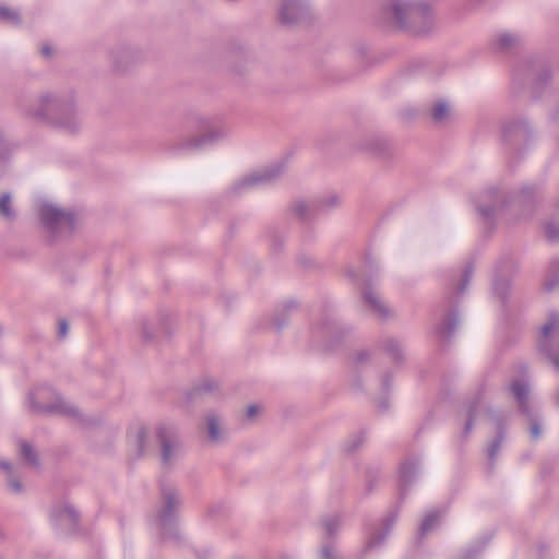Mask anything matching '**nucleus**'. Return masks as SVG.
<instances>
[{
	"label": "nucleus",
	"instance_id": "obj_3",
	"mask_svg": "<svg viewBox=\"0 0 559 559\" xmlns=\"http://www.w3.org/2000/svg\"><path fill=\"white\" fill-rule=\"evenodd\" d=\"M160 497L162 504L153 524L163 538L178 540L180 533L177 527V511L181 504L179 492L175 486L162 483Z\"/></svg>",
	"mask_w": 559,
	"mask_h": 559
},
{
	"label": "nucleus",
	"instance_id": "obj_19",
	"mask_svg": "<svg viewBox=\"0 0 559 559\" xmlns=\"http://www.w3.org/2000/svg\"><path fill=\"white\" fill-rule=\"evenodd\" d=\"M313 337L334 340L341 334V328L334 319H325L312 330Z\"/></svg>",
	"mask_w": 559,
	"mask_h": 559
},
{
	"label": "nucleus",
	"instance_id": "obj_22",
	"mask_svg": "<svg viewBox=\"0 0 559 559\" xmlns=\"http://www.w3.org/2000/svg\"><path fill=\"white\" fill-rule=\"evenodd\" d=\"M381 347L394 361L403 360L404 352L402 343L394 337H386L382 341Z\"/></svg>",
	"mask_w": 559,
	"mask_h": 559
},
{
	"label": "nucleus",
	"instance_id": "obj_5",
	"mask_svg": "<svg viewBox=\"0 0 559 559\" xmlns=\"http://www.w3.org/2000/svg\"><path fill=\"white\" fill-rule=\"evenodd\" d=\"M199 134L181 142L178 145L180 151H198L216 143L227 135L228 128L223 118L218 116L200 117L198 119Z\"/></svg>",
	"mask_w": 559,
	"mask_h": 559
},
{
	"label": "nucleus",
	"instance_id": "obj_15",
	"mask_svg": "<svg viewBox=\"0 0 559 559\" xmlns=\"http://www.w3.org/2000/svg\"><path fill=\"white\" fill-rule=\"evenodd\" d=\"M484 200H488L489 204L480 203L477 205L479 214L486 222H491L497 213L502 209L506 198L504 194L498 189H491L484 193Z\"/></svg>",
	"mask_w": 559,
	"mask_h": 559
},
{
	"label": "nucleus",
	"instance_id": "obj_36",
	"mask_svg": "<svg viewBox=\"0 0 559 559\" xmlns=\"http://www.w3.org/2000/svg\"><path fill=\"white\" fill-rule=\"evenodd\" d=\"M545 234L550 241L559 240V228H557V226L551 222L546 223Z\"/></svg>",
	"mask_w": 559,
	"mask_h": 559
},
{
	"label": "nucleus",
	"instance_id": "obj_34",
	"mask_svg": "<svg viewBox=\"0 0 559 559\" xmlns=\"http://www.w3.org/2000/svg\"><path fill=\"white\" fill-rule=\"evenodd\" d=\"M365 439L364 432L352 436L346 442V450L348 452L356 451L365 442Z\"/></svg>",
	"mask_w": 559,
	"mask_h": 559
},
{
	"label": "nucleus",
	"instance_id": "obj_6",
	"mask_svg": "<svg viewBox=\"0 0 559 559\" xmlns=\"http://www.w3.org/2000/svg\"><path fill=\"white\" fill-rule=\"evenodd\" d=\"M473 273L474 266L472 263H468L462 272L460 283L455 289V294L451 293V295L447 297L445 313L442 316L440 323L436 326V334L440 338L448 340L454 334L459 324V314L454 308V304L456 301L455 297L465 293L471 283Z\"/></svg>",
	"mask_w": 559,
	"mask_h": 559
},
{
	"label": "nucleus",
	"instance_id": "obj_23",
	"mask_svg": "<svg viewBox=\"0 0 559 559\" xmlns=\"http://www.w3.org/2000/svg\"><path fill=\"white\" fill-rule=\"evenodd\" d=\"M364 299L380 317L386 318L389 316V309L374 290L367 289L364 293Z\"/></svg>",
	"mask_w": 559,
	"mask_h": 559
},
{
	"label": "nucleus",
	"instance_id": "obj_26",
	"mask_svg": "<svg viewBox=\"0 0 559 559\" xmlns=\"http://www.w3.org/2000/svg\"><path fill=\"white\" fill-rule=\"evenodd\" d=\"M479 407H480L479 400H475V401H472L468 403V405L466 407L467 420L465 423L464 431H463L464 437H466L472 431L475 418L479 411Z\"/></svg>",
	"mask_w": 559,
	"mask_h": 559
},
{
	"label": "nucleus",
	"instance_id": "obj_1",
	"mask_svg": "<svg viewBox=\"0 0 559 559\" xmlns=\"http://www.w3.org/2000/svg\"><path fill=\"white\" fill-rule=\"evenodd\" d=\"M381 14L400 28L416 34H427L433 27V14L430 5L416 0H389L382 4Z\"/></svg>",
	"mask_w": 559,
	"mask_h": 559
},
{
	"label": "nucleus",
	"instance_id": "obj_11",
	"mask_svg": "<svg viewBox=\"0 0 559 559\" xmlns=\"http://www.w3.org/2000/svg\"><path fill=\"white\" fill-rule=\"evenodd\" d=\"M283 173V165L275 164L264 169L257 170L241 178L231 188L235 193H241L248 191L251 188H255L262 185H266L275 180Z\"/></svg>",
	"mask_w": 559,
	"mask_h": 559
},
{
	"label": "nucleus",
	"instance_id": "obj_52",
	"mask_svg": "<svg viewBox=\"0 0 559 559\" xmlns=\"http://www.w3.org/2000/svg\"><path fill=\"white\" fill-rule=\"evenodd\" d=\"M381 384H382L383 390H388L389 389V377L388 376L383 377Z\"/></svg>",
	"mask_w": 559,
	"mask_h": 559
},
{
	"label": "nucleus",
	"instance_id": "obj_4",
	"mask_svg": "<svg viewBox=\"0 0 559 559\" xmlns=\"http://www.w3.org/2000/svg\"><path fill=\"white\" fill-rule=\"evenodd\" d=\"M28 403L32 412L37 414L79 416V409L74 405L63 400L51 386L46 384L36 386L28 394Z\"/></svg>",
	"mask_w": 559,
	"mask_h": 559
},
{
	"label": "nucleus",
	"instance_id": "obj_18",
	"mask_svg": "<svg viewBox=\"0 0 559 559\" xmlns=\"http://www.w3.org/2000/svg\"><path fill=\"white\" fill-rule=\"evenodd\" d=\"M503 134L509 141L519 143L531 134V129L524 120L512 121L504 124Z\"/></svg>",
	"mask_w": 559,
	"mask_h": 559
},
{
	"label": "nucleus",
	"instance_id": "obj_45",
	"mask_svg": "<svg viewBox=\"0 0 559 559\" xmlns=\"http://www.w3.org/2000/svg\"><path fill=\"white\" fill-rule=\"evenodd\" d=\"M0 468L3 469L8 476L13 474V467L7 460H0Z\"/></svg>",
	"mask_w": 559,
	"mask_h": 559
},
{
	"label": "nucleus",
	"instance_id": "obj_25",
	"mask_svg": "<svg viewBox=\"0 0 559 559\" xmlns=\"http://www.w3.org/2000/svg\"><path fill=\"white\" fill-rule=\"evenodd\" d=\"M0 217L8 222H13L16 218V212L12 206V197L8 192L0 197Z\"/></svg>",
	"mask_w": 559,
	"mask_h": 559
},
{
	"label": "nucleus",
	"instance_id": "obj_29",
	"mask_svg": "<svg viewBox=\"0 0 559 559\" xmlns=\"http://www.w3.org/2000/svg\"><path fill=\"white\" fill-rule=\"evenodd\" d=\"M449 105L445 102H439L431 108V117L436 122L444 121L449 116Z\"/></svg>",
	"mask_w": 559,
	"mask_h": 559
},
{
	"label": "nucleus",
	"instance_id": "obj_21",
	"mask_svg": "<svg viewBox=\"0 0 559 559\" xmlns=\"http://www.w3.org/2000/svg\"><path fill=\"white\" fill-rule=\"evenodd\" d=\"M207 435L211 441L219 442L224 438V429L222 420L216 414H209L206 416Z\"/></svg>",
	"mask_w": 559,
	"mask_h": 559
},
{
	"label": "nucleus",
	"instance_id": "obj_12",
	"mask_svg": "<svg viewBox=\"0 0 559 559\" xmlns=\"http://www.w3.org/2000/svg\"><path fill=\"white\" fill-rule=\"evenodd\" d=\"M510 390L518 402L521 413L525 414L531 419V438L537 440L542 436V424L533 416L528 406V383L522 380H514L510 385Z\"/></svg>",
	"mask_w": 559,
	"mask_h": 559
},
{
	"label": "nucleus",
	"instance_id": "obj_24",
	"mask_svg": "<svg viewBox=\"0 0 559 559\" xmlns=\"http://www.w3.org/2000/svg\"><path fill=\"white\" fill-rule=\"evenodd\" d=\"M440 519L441 512L439 510L428 512L420 524L419 536L425 537L430 533L438 525Z\"/></svg>",
	"mask_w": 559,
	"mask_h": 559
},
{
	"label": "nucleus",
	"instance_id": "obj_16",
	"mask_svg": "<svg viewBox=\"0 0 559 559\" xmlns=\"http://www.w3.org/2000/svg\"><path fill=\"white\" fill-rule=\"evenodd\" d=\"M397 520V512L393 511L389 513L382 521V527L379 531L370 533L367 538L364 551H370L381 546L390 534L391 528Z\"/></svg>",
	"mask_w": 559,
	"mask_h": 559
},
{
	"label": "nucleus",
	"instance_id": "obj_51",
	"mask_svg": "<svg viewBox=\"0 0 559 559\" xmlns=\"http://www.w3.org/2000/svg\"><path fill=\"white\" fill-rule=\"evenodd\" d=\"M378 408L379 411L383 412L388 408V403L386 401H380L379 404H378Z\"/></svg>",
	"mask_w": 559,
	"mask_h": 559
},
{
	"label": "nucleus",
	"instance_id": "obj_43",
	"mask_svg": "<svg viewBox=\"0 0 559 559\" xmlns=\"http://www.w3.org/2000/svg\"><path fill=\"white\" fill-rule=\"evenodd\" d=\"M521 194L524 200H530L536 194V188L533 186H525L523 187Z\"/></svg>",
	"mask_w": 559,
	"mask_h": 559
},
{
	"label": "nucleus",
	"instance_id": "obj_30",
	"mask_svg": "<svg viewBox=\"0 0 559 559\" xmlns=\"http://www.w3.org/2000/svg\"><path fill=\"white\" fill-rule=\"evenodd\" d=\"M135 443L138 448V455H144L148 450V437L147 431L144 427H141L136 431Z\"/></svg>",
	"mask_w": 559,
	"mask_h": 559
},
{
	"label": "nucleus",
	"instance_id": "obj_14",
	"mask_svg": "<svg viewBox=\"0 0 559 559\" xmlns=\"http://www.w3.org/2000/svg\"><path fill=\"white\" fill-rule=\"evenodd\" d=\"M50 520L56 527L74 532L79 524L80 515L71 504L63 502L52 507Z\"/></svg>",
	"mask_w": 559,
	"mask_h": 559
},
{
	"label": "nucleus",
	"instance_id": "obj_48",
	"mask_svg": "<svg viewBox=\"0 0 559 559\" xmlns=\"http://www.w3.org/2000/svg\"><path fill=\"white\" fill-rule=\"evenodd\" d=\"M40 53L44 56V57H50L52 55V50H51V47L48 46V45H44L40 49Z\"/></svg>",
	"mask_w": 559,
	"mask_h": 559
},
{
	"label": "nucleus",
	"instance_id": "obj_41",
	"mask_svg": "<svg viewBox=\"0 0 559 559\" xmlns=\"http://www.w3.org/2000/svg\"><path fill=\"white\" fill-rule=\"evenodd\" d=\"M68 332H69V324H68L67 320L60 319L58 321V337L60 340L67 337Z\"/></svg>",
	"mask_w": 559,
	"mask_h": 559
},
{
	"label": "nucleus",
	"instance_id": "obj_17",
	"mask_svg": "<svg viewBox=\"0 0 559 559\" xmlns=\"http://www.w3.org/2000/svg\"><path fill=\"white\" fill-rule=\"evenodd\" d=\"M419 471V460L416 457L406 459L401 463L399 469L400 496L403 498L406 489L414 483Z\"/></svg>",
	"mask_w": 559,
	"mask_h": 559
},
{
	"label": "nucleus",
	"instance_id": "obj_35",
	"mask_svg": "<svg viewBox=\"0 0 559 559\" xmlns=\"http://www.w3.org/2000/svg\"><path fill=\"white\" fill-rule=\"evenodd\" d=\"M218 383L215 380L206 379L199 386L195 388V394H205L215 391Z\"/></svg>",
	"mask_w": 559,
	"mask_h": 559
},
{
	"label": "nucleus",
	"instance_id": "obj_2",
	"mask_svg": "<svg viewBox=\"0 0 559 559\" xmlns=\"http://www.w3.org/2000/svg\"><path fill=\"white\" fill-rule=\"evenodd\" d=\"M34 116L67 132H75L80 126L71 96L43 95Z\"/></svg>",
	"mask_w": 559,
	"mask_h": 559
},
{
	"label": "nucleus",
	"instance_id": "obj_40",
	"mask_svg": "<svg viewBox=\"0 0 559 559\" xmlns=\"http://www.w3.org/2000/svg\"><path fill=\"white\" fill-rule=\"evenodd\" d=\"M8 487L10 489V491L13 493H21L23 491V486H22L21 481L16 478H13L12 475L9 476Z\"/></svg>",
	"mask_w": 559,
	"mask_h": 559
},
{
	"label": "nucleus",
	"instance_id": "obj_37",
	"mask_svg": "<svg viewBox=\"0 0 559 559\" xmlns=\"http://www.w3.org/2000/svg\"><path fill=\"white\" fill-rule=\"evenodd\" d=\"M509 289V283L507 281H496L493 284L495 294H497L502 300L506 298Z\"/></svg>",
	"mask_w": 559,
	"mask_h": 559
},
{
	"label": "nucleus",
	"instance_id": "obj_39",
	"mask_svg": "<svg viewBox=\"0 0 559 559\" xmlns=\"http://www.w3.org/2000/svg\"><path fill=\"white\" fill-rule=\"evenodd\" d=\"M320 559H341L331 545H324L320 552Z\"/></svg>",
	"mask_w": 559,
	"mask_h": 559
},
{
	"label": "nucleus",
	"instance_id": "obj_46",
	"mask_svg": "<svg viewBox=\"0 0 559 559\" xmlns=\"http://www.w3.org/2000/svg\"><path fill=\"white\" fill-rule=\"evenodd\" d=\"M287 323V320L285 317L283 318H278L276 317L273 321V324H274V328L277 330V331H281Z\"/></svg>",
	"mask_w": 559,
	"mask_h": 559
},
{
	"label": "nucleus",
	"instance_id": "obj_44",
	"mask_svg": "<svg viewBox=\"0 0 559 559\" xmlns=\"http://www.w3.org/2000/svg\"><path fill=\"white\" fill-rule=\"evenodd\" d=\"M370 356V353L368 350H361L356 356V364L362 365Z\"/></svg>",
	"mask_w": 559,
	"mask_h": 559
},
{
	"label": "nucleus",
	"instance_id": "obj_53",
	"mask_svg": "<svg viewBox=\"0 0 559 559\" xmlns=\"http://www.w3.org/2000/svg\"><path fill=\"white\" fill-rule=\"evenodd\" d=\"M475 552H476L475 550H473V549H468V550H467V552H466V558H472V557H474V556H475Z\"/></svg>",
	"mask_w": 559,
	"mask_h": 559
},
{
	"label": "nucleus",
	"instance_id": "obj_49",
	"mask_svg": "<svg viewBox=\"0 0 559 559\" xmlns=\"http://www.w3.org/2000/svg\"><path fill=\"white\" fill-rule=\"evenodd\" d=\"M556 283H557L556 281H547V282L545 283V288H546L547 290H551V289H554V287H555Z\"/></svg>",
	"mask_w": 559,
	"mask_h": 559
},
{
	"label": "nucleus",
	"instance_id": "obj_7",
	"mask_svg": "<svg viewBox=\"0 0 559 559\" xmlns=\"http://www.w3.org/2000/svg\"><path fill=\"white\" fill-rule=\"evenodd\" d=\"M539 353L559 371V314L550 311L537 340Z\"/></svg>",
	"mask_w": 559,
	"mask_h": 559
},
{
	"label": "nucleus",
	"instance_id": "obj_47",
	"mask_svg": "<svg viewBox=\"0 0 559 559\" xmlns=\"http://www.w3.org/2000/svg\"><path fill=\"white\" fill-rule=\"evenodd\" d=\"M550 78H551V72H550V70L545 69V70L540 73V75H539V78H538V82H539V83H544V82L548 81Z\"/></svg>",
	"mask_w": 559,
	"mask_h": 559
},
{
	"label": "nucleus",
	"instance_id": "obj_50",
	"mask_svg": "<svg viewBox=\"0 0 559 559\" xmlns=\"http://www.w3.org/2000/svg\"><path fill=\"white\" fill-rule=\"evenodd\" d=\"M294 308H296V302H294V301H289V302H287V304L285 305V307H284V311H285V312H287V311H289V310H292V309H294Z\"/></svg>",
	"mask_w": 559,
	"mask_h": 559
},
{
	"label": "nucleus",
	"instance_id": "obj_13",
	"mask_svg": "<svg viewBox=\"0 0 559 559\" xmlns=\"http://www.w3.org/2000/svg\"><path fill=\"white\" fill-rule=\"evenodd\" d=\"M310 13L308 0H281L278 17L282 24L295 25L305 21Z\"/></svg>",
	"mask_w": 559,
	"mask_h": 559
},
{
	"label": "nucleus",
	"instance_id": "obj_9",
	"mask_svg": "<svg viewBox=\"0 0 559 559\" xmlns=\"http://www.w3.org/2000/svg\"><path fill=\"white\" fill-rule=\"evenodd\" d=\"M160 445V460L165 467H170L181 454V442L177 429L170 425H159L155 430Z\"/></svg>",
	"mask_w": 559,
	"mask_h": 559
},
{
	"label": "nucleus",
	"instance_id": "obj_20",
	"mask_svg": "<svg viewBox=\"0 0 559 559\" xmlns=\"http://www.w3.org/2000/svg\"><path fill=\"white\" fill-rule=\"evenodd\" d=\"M522 41L521 37L516 34L501 32L497 34L493 46L499 51H508L516 47Z\"/></svg>",
	"mask_w": 559,
	"mask_h": 559
},
{
	"label": "nucleus",
	"instance_id": "obj_10",
	"mask_svg": "<svg viewBox=\"0 0 559 559\" xmlns=\"http://www.w3.org/2000/svg\"><path fill=\"white\" fill-rule=\"evenodd\" d=\"M341 204V198L336 193H329L318 201L306 202L297 201L294 204V213L304 222L312 219L316 215L322 212H328Z\"/></svg>",
	"mask_w": 559,
	"mask_h": 559
},
{
	"label": "nucleus",
	"instance_id": "obj_32",
	"mask_svg": "<svg viewBox=\"0 0 559 559\" xmlns=\"http://www.w3.org/2000/svg\"><path fill=\"white\" fill-rule=\"evenodd\" d=\"M9 157V144L4 134L0 131V176Z\"/></svg>",
	"mask_w": 559,
	"mask_h": 559
},
{
	"label": "nucleus",
	"instance_id": "obj_27",
	"mask_svg": "<svg viewBox=\"0 0 559 559\" xmlns=\"http://www.w3.org/2000/svg\"><path fill=\"white\" fill-rule=\"evenodd\" d=\"M342 519L338 514L325 516L322 520V526L328 537H333L340 530Z\"/></svg>",
	"mask_w": 559,
	"mask_h": 559
},
{
	"label": "nucleus",
	"instance_id": "obj_8",
	"mask_svg": "<svg viewBox=\"0 0 559 559\" xmlns=\"http://www.w3.org/2000/svg\"><path fill=\"white\" fill-rule=\"evenodd\" d=\"M38 215L44 227L53 236L71 234L75 227V216L71 211H64L51 203L43 202Z\"/></svg>",
	"mask_w": 559,
	"mask_h": 559
},
{
	"label": "nucleus",
	"instance_id": "obj_42",
	"mask_svg": "<svg viewBox=\"0 0 559 559\" xmlns=\"http://www.w3.org/2000/svg\"><path fill=\"white\" fill-rule=\"evenodd\" d=\"M260 413V407L258 405H249L247 407V411H246V419L248 421H252L254 420V418L258 416V414Z\"/></svg>",
	"mask_w": 559,
	"mask_h": 559
},
{
	"label": "nucleus",
	"instance_id": "obj_38",
	"mask_svg": "<svg viewBox=\"0 0 559 559\" xmlns=\"http://www.w3.org/2000/svg\"><path fill=\"white\" fill-rule=\"evenodd\" d=\"M153 330H154L153 323H151L147 320H144L142 322L141 333H142V337L144 341H150L153 338V335H154Z\"/></svg>",
	"mask_w": 559,
	"mask_h": 559
},
{
	"label": "nucleus",
	"instance_id": "obj_28",
	"mask_svg": "<svg viewBox=\"0 0 559 559\" xmlns=\"http://www.w3.org/2000/svg\"><path fill=\"white\" fill-rule=\"evenodd\" d=\"M503 440H504V432L502 429H499L496 439L491 442V444L487 449V456H488V461L491 466L493 465L495 460L502 447Z\"/></svg>",
	"mask_w": 559,
	"mask_h": 559
},
{
	"label": "nucleus",
	"instance_id": "obj_31",
	"mask_svg": "<svg viewBox=\"0 0 559 559\" xmlns=\"http://www.w3.org/2000/svg\"><path fill=\"white\" fill-rule=\"evenodd\" d=\"M21 455L22 457L32 466H38V456L36 451L32 448V445L27 442H22L21 447Z\"/></svg>",
	"mask_w": 559,
	"mask_h": 559
},
{
	"label": "nucleus",
	"instance_id": "obj_54",
	"mask_svg": "<svg viewBox=\"0 0 559 559\" xmlns=\"http://www.w3.org/2000/svg\"><path fill=\"white\" fill-rule=\"evenodd\" d=\"M557 264H559V261H554L551 266H552V267H556V266H557Z\"/></svg>",
	"mask_w": 559,
	"mask_h": 559
},
{
	"label": "nucleus",
	"instance_id": "obj_33",
	"mask_svg": "<svg viewBox=\"0 0 559 559\" xmlns=\"http://www.w3.org/2000/svg\"><path fill=\"white\" fill-rule=\"evenodd\" d=\"M0 20L10 22L14 25L20 23V17L17 12L11 10L8 7H0Z\"/></svg>",
	"mask_w": 559,
	"mask_h": 559
}]
</instances>
